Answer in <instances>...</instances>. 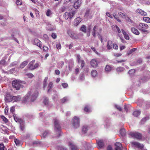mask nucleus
Returning a JSON list of instances; mask_svg holds the SVG:
<instances>
[{
	"mask_svg": "<svg viewBox=\"0 0 150 150\" xmlns=\"http://www.w3.org/2000/svg\"><path fill=\"white\" fill-rule=\"evenodd\" d=\"M38 92L37 90L33 89L28 92L24 97L23 102L25 103L29 100L32 101L34 100L38 96Z\"/></svg>",
	"mask_w": 150,
	"mask_h": 150,
	"instance_id": "f257e3e1",
	"label": "nucleus"
},
{
	"mask_svg": "<svg viewBox=\"0 0 150 150\" xmlns=\"http://www.w3.org/2000/svg\"><path fill=\"white\" fill-rule=\"evenodd\" d=\"M12 85L13 87L16 90H18L20 88L23 87L22 81L17 79H15L12 82Z\"/></svg>",
	"mask_w": 150,
	"mask_h": 150,
	"instance_id": "f03ea898",
	"label": "nucleus"
},
{
	"mask_svg": "<svg viewBox=\"0 0 150 150\" xmlns=\"http://www.w3.org/2000/svg\"><path fill=\"white\" fill-rule=\"evenodd\" d=\"M13 117L15 120L16 122L20 123V128L21 130L22 131H24L25 128L24 121L21 119H19L17 115L15 114H13Z\"/></svg>",
	"mask_w": 150,
	"mask_h": 150,
	"instance_id": "7ed1b4c3",
	"label": "nucleus"
},
{
	"mask_svg": "<svg viewBox=\"0 0 150 150\" xmlns=\"http://www.w3.org/2000/svg\"><path fill=\"white\" fill-rule=\"evenodd\" d=\"M137 27L142 32L148 33L147 29L148 28L149 26L146 24L142 23H140L137 26Z\"/></svg>",
	"mask_w": 150,
	"mask_h": 150,
	"instance_id": "20e7f679",
	"label": "nucleus"
},
{
	"mask_svg": "<svg viewBox=\"0 0 150 150\" xmlns=\"http://www.w3.org/2000/svg\"><path fill=\"white\" fill-rule=\"evenodd\" d=\"M76 13V11H72L70 12H66L64 15V17L66 20L70 21V20Z\"/></svg>",
	"mask_w": 150,
	"mask_h": 150,
	"instance_id": "39448f33",
	"label": "nucleus"
},
{
	"mask_svg": "<svg viewBox=\"0 0 150 150\" xmlns=\"http://www.w3.org/2000/svg\"><path fill=\"white\" fill-rule=\"evenodd\" d=\"M72 123L74 128H76L79 127L80 125L79 118L75 116L72 119Z\"/></svg>",
	"mask_w": 150,
	"mask_h": 150,
	"instance_id": "423d86ee",
	"label": "nucleus"
},
{
	"mask_svg": "<svg viewBox=\"0 0 150 150\" xmlns=\"http://www.w3.org/2000/svg\"><path fill=\"white\" fill-rule=\"evenodd\" d=\"M129 134L132 137L137 139H140L142 137V134L137 132H130Z\"/></svg>",
	"mask_w": 150,
	"mask_h": 150,
	"instance_id": "0eeeda50",
	"label": "nucleus"
},
{
	"mask_svg": "<svg viewBox=\"0 0 150 150\" xmlns=\"http://www.w3.org/2000/svg\"><path fill=\"white\" fill-rule=\"evenodd\" d=\"M5 100L6 103L10 102L13 100V96L11 95L8 93H6L4 95Z\"/></svg>",
	"mask_w": 150,
	"mask_h": 150,
	"instance_id": "6e6552de",
	"label": "nucleus"
},
{
	"mask_svg": "<svg viewBox=\"0 0 150 150\" xmlns=\"http://www.w3.org/2000/svg\"><path fill=\"white\" fill-rule=\"evenodd\" d=\"M68 34L73 39H77L79 38V35L74 32L69 31H68Z\"/></svg>",
	"mask_w": 150,
	"mask_h": 150,
	"instance_id": "1a4fd4ad",
	"label": "nucleus"
},
{
	"mask_svg": "<svg viewBox=\"0 0 150 150\" xmlns=\"http://www.w3.org/2000/svg\"><path fill=\"white\" fill-rule=\"evenodd\" d=\"M54 129L58 130L59 132L60 131V127L59 124V120L57 119H54Z\"/></svg>",
	"mask_w": 150,
	"mask_h": 150,
	"instance_id": "9d476101",
	"label": "nucleus"
},
{
	"mask_svg": "<svg viewBox=\"0 0 150 150\" xmlns=\"http://www.w3.org/2000/svg\"><path fill=\"white\" fill-rule=\"evenodd\" d=\"M132 144L135 147H137L141 149H142L144 147V145L138 142H131Z\"/></svg>",
	"mask_w": 150,
	"mask_h": 150,
	"instance_id": "9b49d317",
	"label": "nucleus"
},
{
	"mask_svg": "<svg viewBox=\"0 0 150 150\" xmlns=\"http://www.w3.org/2000/svg\"><path fill=\"white\" fill-rule=\"evenodd\" d=\"M81 4V0H77L74 4V7L76 9L78 8L80 6Z\"/></svg>",
	"mask_w": 150,
	"mask_h": 150,
	"instance_id": "f8f14e48",
	"label": "nucleus"
},
{
	"mask_svg": "<svg viewBox=\"0 0 150 150\" xmlns=\"http://www.w3.org/2000/svg\"><path fill=\"white\" fill-rule=\"evenodd\" d=\"M10 57L8 59V60L7 62H6V61L4 59H2L0 61V65H1L5 66L8 64L10 62Z\"/></svg>",
	"mask_w": 150,
	"mask_h": 150,
	"instance_id": "ddd939ff",
	"label": "nucleus"
},
{
	"mask_svg": "<svg viewBox=\"0 0 150 150\" xmlns=\"http://www.w3.org/2000/svg\"><path fill=\"white\" fill-rule=\"evenodd\" d=\"M115 150H122V147L121 144L119 142H117L115 144Z\"/></svg>",
	"mask_w": 150,
	"mask_h": 150,
	"instance_id": "4468645a",
	"label": "nucleus"
},
{
	"mask_svg": "<svg viewBox=\"0 0 150 150\" xmlns=\"http://www.w3.org/2000/svg\"><path fill=\"white\" fill-rule=\"evenodd\" d=\"M77 60L78 63H81V66L82 68L84 66V61L83 60L81 59V57L80 55H78L77 56Z\"/></svg>",
	"mask_w": 150,
	"mask_h": 150,
	"instance_id": "2eb2a0df",
	"label": "nucleus"
},
{
	"mask_svg": "<svg viewBox=\"0 0 150 150\" xmlns=\"http://www.w3.org/2000/svg\"><path fill=\"white\" fill-rule=\"evenodd\" d=\"M91 64L93 67H96L98 64V62L96 59H93L91 61Z\"/></svg>",
	"mask_w": 150,
	"mask_h": 150,
	"instance_id": "dca6fc26",
	"label": "nucleus"
},
{
	"mask_svg": "<svg viewBox=\"0 0 150 150\" xmlns=\"http://www.w3.org/2000/svg\"><path fill=\"white\" fill-rule=\"evenodd\" d=\"M107 48L108 50H110L112 48V42L111 41L108 40L107 43Z\"/></svg>",
	"mask_w": 150,
	"mask_h": 150,
	"instance_id": "f3484780",
	"label": "nucleus"
},
{
	"mask_svg": "<svg viewBox=\"0 0 150 150\" xmlns=\"http://www.w3.org/2000/svg\"><path fill=\"white\" fill-rule=\"evenodd\" d=\"M136 12L142 16H147V13L141 9L139 8L137 9L136 10Z\"/></svg>",
	"mask_w": 150,
	"mask_h": 150,
	"instance_id": "a211bd4d",
	"label": "nucleus"
},
{
	"mask_svg": "<svg viewBox=\"0 0 150 150\" xmlns=\"http://www.w3.org/2000/svg\"><path fill=\"white\" fill-rule=\"evenodd\" d=\"M69 145L71 148V150H78V149L77 147L74 145L73 142H69Z\"/></svg>",
	"mask_w": 150,
	"mask_h": 150,
	"instance_id": "6ab92c4d",
	"label": "nucleus"
},
{
	"mask_svg": "<svg viewBox=\"0 0 150 150\" xmlns=\"http://www.w3.org/2000/svg\"><path fill=\"white\" fill-rule=\"evenodd\" d=\"M34 42L35 45L38 46L41 49V42L39 40L35 39H34Z\"/></svg>",
	"mask_w": 150,
	"mask_h": 150,
	"instance_id": "aec40b11",
	"label": "nucleus"
},
{
	"mask_svg": "<svg viewBox=\"0 0 150 150\" xmlns=\"http://www.w3.org/2000/svg\"><path fill=\"white\" fill-rule=\"evenodd\" d=\"M82 19L80 17H77L74 21V25L75 26H77L79 23L82 21Z\"/></svg>",
	"mask_w": 150,
	"mask_h": 150,
	"instance_id": "412c9836",
	"label": "nucleus"
},
{
	"mask_svg": "<svg viewBox=\"0 0 150 150\" xmlns=\"http://www.w3.org/2000/svg\"><path fill=\"white\" fill-rule=\"evenodd\" d=\"M21 99V97L20 96H13V102H18L20 101Z\"/></svg>",
	"mask_w": 150,
	"mask_h": 150,
	"instance_id": "4be33fe9",
	"label": "nucleus"
},
{
	"mask_svg": "<svg viewBox=\"0 0 150 150\" xmlns=\"http://www.w3.org/2000/svg\"><path fill=\"white\" fill-rule=\"evenodd\" d=\"M122 31L125 38L126 40H129V37L126 32L123 29L122 30Z\"/></svg>",
	"mask_w": 150,
	"mask_h": 150,
	"instance_id": "5701e85b",
	"label": "nucleus"
},
{
	"mask_svg": "<svg viewBox=\"0 0 150 150\" xmlns=\"http://www.w3.org/2000/svg\"><path fill=\"white\" fill-rule=\"evenodd\" d=\"M112 27L113 30L114 31H117L119 33H121V30L120 28L117 25H113L112 26Z\"/></svg>",
	"mask_w": 150,
	"mask_h": 150,
	"instance_id": "b1692460",
	"label": "nucleus"
},
{
	"mask_svg": "<svg viewBox=\"0 0 150 150\" xmlns=\"http://www.w3.org/2000/svg\"><path fill=\"white\" fill-rule=\"evenodd\" d=\"M131 31L133 33L137 35H138L139 34V32L134 28H131Z\"/></svg>",
	"mask_w": 150,
	"mask_h": 150,
	"instance_id": "393cba45",
	"label": "nucleus"
},
{
	"mask_svg": "<svg viewBox=\"0 0 150 150\" xmlns=\"http://www.w3.org/2000/svg\"><path fill=\"white\" fill-rule=\"evenodd\" d=\"M28 61H25L22 62L20 66V67L21 68H23L28 64Z\"/></svg>",
	"mask_w": 150,
	"mask_h": 150,
	"instance_id": "a878e982",
	"label": "nucleus"
},
{
	"mask_svg": "<svg viewBox=\"0 0 150 150\" xmlns=\"http://www.w3.org/2000/svg\"><path fill=\"white\" fill-rule=\"evenodd\" d=\"M97 144L98 146V148H101L104 146V143L102 140H101L98 141L97 142Z\"/></svg>",
	"mask_w": 150,
	"mask_h": 150,
	"instance_id": "bb28decb",
	"label": "nucleus"
},
{
	"mask_svg": "<svg viewBox=\"0 0 150 150\" xmlns=\"http://www.w3.org/2000/svg\"><path fill=\"white\" fill-rule=\"evenodd\" d=\"M84 110L85 111L87 112H90L91 111L90 106L88 105H87L85 106Z\"/></svg>",
	"mask_w": 150,
	"mask_h": 150,
	"instance_id": "cd10ccee",
	"label": "nucleus"
},
{
	"mask_svg": "<svg viewBox=\"0 0 150 150\" xmlns=\"http://www.w3.org/2000/svg\"><path fill=\"white\" fill-rule=\"evenodd\" d=\"M140 113L139 110L135 111L133 112V115L134 116L137 117L140 115Z\"/></svg>",
	"mask_w": 150,
	"mask_h": 150,
	"instance_id": "c85d7f7f",
	"label": "nucleus"
},
{
	"mask_svg": "<svg viewBox=\"0 0 150 150\" xmlns=\"http://www.w3.org/2000/svg\"><path fill=\"white\" fill-rule=\"evenodd\" d=\"M40 63H36L33 66H31L30 69L34 70L36 68H38L40 66Z\"/></svg>",
	"mask_w": 150,
	"mask_h": 150,
	"instance_id": "c756f323",
	"label": "nucleus"
},
{
	"mask_svg": "<svg viewBox=\"0 0 150 150\" xmlns=\"http://www.w3.org/2000/svg\"><path fill=\"white\" fill-rule=\"evenodd\" d=\"M88 129V127L87 126H83L82 129V132L84 133H86Z\"/></svg>",
	"mask_w": 150,
	"mask_h": 150,
	"instance_id": "7c9ffc66",
	"label": "nucleus"
},
{
	"mask_svg": "<svg viewBox=\"0 0 150 150\" xmlns=\"http://www.w3.org/2000/svg\"><path fill=\"white\" fill-rule=\"evenodd\" d=\"M120 132L122 136H124L125 134V130L124 128H122L120 129Z\"/></svg>",
	"mask_w": 150,
	"mask_h": 150,
	"instance_id": "2f4dec72",
	"label": "nucleus"
},
{
	"mask_svg": "<svg viewBox=\"0 0 150 150\" xmlns=\"http://www.w3.org/2000/svg\"><path fill=\"white\" fill-rule=\"evenodd\" d=\"M47 79H48V78L47 77H46L44 80V83H43V88H45V87H46V86H47Z\"/></svg>",
	"mask_w": 150,
	"mask_h": 150,
	"instance_id": "473e14b6",
	"label": "nucleus"
},
{
	"mask_svg": "<svg viewBox=\"0 0 150 150\" xmlns=\"http://www.w3.org/2000/svg\"><path fill=\"white\" fill-rule=\"evenodd\" d=\"M149 119V118L148 117H145L143 118L141 121V124H143L147 120Z\"/></svg>",
	"mask_w": 150,
	"mask_h": 150,
	"instance_id": "72a5a7b5",
	"label": "nucleus"
},
{
	"mask_svg": "<svg viewBox=\"0 0 150 150\" xmlns=\"http://www.w3.org/2000/svg\"><path fill=\"white\" fill-rule=\"evenodd\" d=\"M143 20L146 22L150 23V18L149 17H143Z\"/></svg>",
	"mask_w": 150,
	"mask_h": 150,
	"instance_id": "f704fd0d",
	"label": "nucleus"
},
{
	"mask_svg": "<svg viewBox=\"0 0 150 150\" xmlns=\"http://www.w3.org/2000/svg\"><path fill=\"white\" fill-rule=\"evenodd\" d=\"M97 74V72L96 70H93L91 72V74L92 77H95Z\"/></svg>",
	"mask_w": 150,
	"mask_h": 150,
	"instance_id": "c9c22d12",
	"label": "nucleus"
},
{
	"mask_svg": "<svg viewBox=\"0 0 150 150\" xmlns=\"http://www.w3.org/2000/svg\"><path fill=\"white\" fill-rule=\"evenodd\" d=\"M80 30L84 33H86V27L84 25H83L81 29Z\"/></svg>",
	"mask_w": 150,
	"mask_h": 150,
	"instance_id": "e433bc0d",
	"label": "nucleus"
},
{
	"mask_svg": "<svg viewBox=\"0 0 150 150\" xmlns=\"http://www.w3.org/2000/svg\"><path fill=\"white\" fill-rule=\"evenodd\" d=\"M125 70L124 68L122 67H117V68L116 70L118 72H121Z\"/></svg>",
	"mask_w": 150,
	"mask_h": 150,
	"instance_id": "4c0bfd02",
	"label": "nucleus"
},
{
	"mask_svg": "<svg viewBox=\"0 0 150 150\" xmlns=\"http://www.w3.org/2000/svg\"><path fill=\"white\" fill-rule=\"evenodd\" d=\"M111 69V67L109 65H107L105 68V70L106 71H109Z\"/></svg>",
	"mask_w": 150,
	"mask_h": 150,
	"instance_id": "58836bf2",
	"label": "nucleus"
},
{
	"mask_svg": "<svg viewBox=\"0 0 150 150\" xmlns=\"http://www.w3.org/2000/svg\"><path fill=\"white\" fill-rule=\"evenodd\" d=\"M69 100V99L67 97H64L63 99H61V101L62 103H64Z\"/></svg>",
	"mask_w": 150,
	"mask_h": 150,
	"instance_id": "ea45409f",
	"label": "nucleus"
},
{
	"mask_svg": "<svg viewBox=\"0 0 150 150\" xmlns=\"http://www.w3.org/2000/svg\"><path fill=\"white\" fill-rule=\"evenodd\" d=\"M46 15L47 16H50L52 14L51 11L50 9H48L46 13Z\"/></svg>",
	"mask_w": 150,
	"mask_h": 150,
	"instance_id": "a19ab883",
	"label": "nucleus"
},
{
	"mask_svg": "<svg viewBox=\"0 0 150 150\" xmlns=\"http://www.w3.org/2000/svg\"><path fill=\"white\" fill-rule=\"evenodd\" d=\"M130 106L131 105H125L124 106V108L126 112H128V108L130 107Z\"/></svg>",
	"mask_w": 150,
	"mask_h": 150,
	"instance_id": "79ce46f5",
	"label": "nucleus"
},
{
	"mask_svg": "<svg viewBox=\"0 0 150 150\" xmlns=\"http://www.w3.org/2000/svg\"><path fill=\"white\" fill-rule=\"evenodd\" d=\"M96 26H95L93 28V36L95 37H96Z\"/></svg>",
	"mask_w": 150,
	"mask_h": 150,
	"instance_id": "37998d69",
	"label": "nucleus"
},
{
	"mask_svg": "<svg viewBox=\"0 0 150 150\" xmlns=\"http://www.w3.org/2000/svg\"><path fill=\"white\" fill-rule=\"evenodd\" d=\"M135 70L134 69H132L129 71V73L131 76H132L135 73Z\"/></svg>",
	"mask_w": 150,
	"mask_h": 150,
	"instance_id": "c03bdc74",
	"label": "nucleus"
},
{
	"mask_svg": "<svg viewBox=\"0 0 150 150\" xmlns=\"http://www.w3.org/2000/svg\"><path fill=\"white\" fill-rule=\"evenodd\" d=\"M53 83L52 82H50L48 84V91H49L52 88Z\"/></svg>",
	"mask_w": 150,
	"mask_h": 150,
	"instance_id": "a18cd8bd",
	"label": "nucleus"
},
{
	"mask_svg": "<svg viewBox=\"0 0 150 150\" xmlns=\"http://www.w3.org/2000/svg\"><path fill=\"white\" fill-rule=\"evenodd\" d=\"M35 62V60H33L31 62H30L29 64H28V66H29V68L30 69V67L31 66H33V64Z\"/></svg>",
	"mask_w": 150,
	"mask_h": 150,
	"instance_id": "49530a36",
	"label": "nucleus"
},
{
	"mask_svg": "<svg viewBox=\"0 0 150 150\" xmlns=\"http://www.w3.org/2000/svg\"><path fill=\"white\" fill-rule=\"evenodd\" d=\"M56 47L58 50L60 49L61 48V46L60 42H57V43Z\"/></svg>",
	"mask_w": 150,
	"mask_h": 150,
	"instance_id": "de8ad7c7",
	"label": "nucleus"
},
{
	"mask_svg": "<svg viewBox=\"0 0 150 150\" xmlns=\"http://www.w3.org/2000/svg\"><path fill=\"white\" fill-rule=\"evenodd\" d=\"M137 49L135 48H134L131 49L128 52L127 54H130L132 52H134Z\"/></svg>",
	"mask_w": 150,
	"mask_h": 150,
	"instance_id": "09e8293b",
	"label": "nucleus"
},
{
	"mask_svg": "<svg viewBox=\"0 0 150 150\" xmlns=\"http://www.w3.org/2000/svg\"><path fill=\"white\" fill-rule=\"evenodd\" d=\"M49 133L48 131H45L42 134V136L44 138H45L47 135V134Z\"/></svg>",
	"mask_w": 150,
	"mask_h": 150,
	"instance_id": "8fccbe9b",
	"label": "nucleus"
},
{
	"mask_svg": "<svg viewBox=\"0 0 150 150\" xmlns=\"http://www.w3.org/2000/svg\"><path fill=\"white\" fill-rule=\"evenodd\" d=\"M0 150H4V146L3 143H0Z\"/></svg>",
	"mask_w": 150,
	"mask_h": 150,
	"instance_id": "3c124183",
	"label": "nucleus"
},
{
	"mask_svg": "<svg viewBox=\"0 0 150 150\" xmlns=\"http://www.w3.org/2000/svg\"><path fill=\"white\" fill-rule=\"evenodd\" d=\"M14 142L16 144V145L17 146H19L20 145V141L17 139H15Z\"/></svg>",
	"mask_w": 150,
	"mask_h": 150,
	"instance_id": "603ef678",
	"label": "nucleus"
},
{
	"mask_svg": "<svg viewBox=\"0 0 150 150\" xmlns=\"http://www.w3.org/2000/svg\"><path fill=\"white\" fill-rule=\"evenodd\" d=\"M119 16L123 18H125V15L123 13L121 12H120L118 13Z\"/></svg>",
	"mask_w": 150,
	"mask_h": 150,
	"instance_id": "864d4df0",
	"label": "nucleus"
},
{
	"mask_svg": "<svg viewBox=\"0 0 150 150\" xmlns=\"http://www.w3.org/2000/svg\"><path fill=\"white\" fill-rule=\"evenodd\" d=\"M67 7L66 6H64L62 7L60 9V11L62 12H64L67 9Z\"/></svg>",
	"mask_w": 150,
	"mask_h": 150,
	"instance_id": "5fc2aeb1",
	"label": "nucleus"
},
{
	"mask_svg": "<svg viewBox=\"0 0 150 150\" xmlns=\"http://www.w3.org/2000/svg\"><path fill=\"white\" fill-rule=\"evenodd\" d=\"M84 74H82L80 75L79 78L80 79L83 81L84 79Z\"/></svg>",
	"mask_w": 150,
	"mask_h": 150,
	"instance_id": "6e6d98bb",
	"label": "nucleus"
},
{
	"mask_svg": "<svg viewBox=\"0 0 150 150\" xmlns=\"http://www.w3.org/2000/svg\"><path fill=\"white\" fill-rule=\"evenodd\" d=\"M22 1L21 0H17L16 3L17 5H20L22 4Z\"/></svg>",
	"mask_w": 150,
	"mask_h": 150,
	"instance_id": "4d7b16f0",
	"label": "nucleus"
},
{
	"mask_svg": "<svg viewBox=\"0 0 150 150\" xmlns=\"http://www.w3.org/2000/svg\"><path fill=\"white\" fill-rule=\"evenodd\" d=\"M17 62L16 61H15L11 63L10 64V67H13L16 65L17 64Z\"/></svg>",
	"mask_w": 150,
	"mask_h": 150,
	"instance_id": "13d9d810",
	"label": "nucleus"
},
{
	"mask_svg": "<svg viewBox=\"0 0 150 150\" xmlns=\"http://www.w3.org/2000/svg\"><path fill=\"white\" fill-rule=\"evenodd\" d=\"M64 63L63 61H61L59 62L58 64L59 66V67L62 68V66L64 64Z\"/></svg>",
	"mask_w": 150,
	"mask_h": 150,
	"instance_id": "bf43d9fd",
	"label": "nucleus"
},
{
	"mask_svg": "<svg viewBox=\"0 0 150 150\" xmlns=\"http://www.w3.org/2000/svg\"><path fill=\"white\" fill-rule=\"evenodd\" d=\"M29 78H31L33 77V75L31 73H28L26 74Z\"/></svg>",
	"mask_w": 150,
	"mask_h": 150,
	"instance_id": "052dcab7",
	"label": "nucleus"
},
{
	"mask_svg": "<svg viewBox=\"0 0 150 150\" xmlns=\"http://www.w3.org/2000/svg\"><path fill=\"white\" fill-rule=\"evenodd\" d=\"M1 118L5 122H7L8 121L7 119L4 116H1Z\"/></svg>",
	"mask_w": 150,
	"mask_h": 150,
	"instance_id": "680f3d73",
	"label": "nucleus"
},
{
	"mask_svg": "<svg viewBox=\"0 0 150 150\" xmlns=\"http://www.w3.org/2000/svg\"><path fill=\"white\" fill-rule=\"evenodd\" d=\"M115 107L119 111H121L122 110V108L120 106L117 105H115Z\"/></svg>",
	"mask_w": 150,
	"mask_h": 150,
	"instance_id": "e2e57ef3",
	"label": "nucleus"
},
{
	"mask_svg": "<svg viewBox=\"0 0 150 150\" xmlns=\"http://www.w3.org/2000/svg\"><path fill=\"white\" fill-rule=\"evenodd\" d=\"M48 103V100L47 98L45 99L43 101V103L45 105H47Z\"/></svg>",
	"mask_w": 150,
	"mask_h": 150,
	"instance_id": "0e129e2a",
	"label": "nucleus"
},
{
	"mask_svg": "<svg viewBox=\"0 0 150 150\" xmlns=\"http://www.w3.org/2000/svg\"><path fill=\"white\" fill-rule=\"evenodd\" d=\"M113 48L115 50H117L118 47L117 45L116 44L114 43L113 44Z\"/></svg>",
	"mask_w": 150,
	"mask_h": 150,
	"instance_id": "69168bd1",
	"label": "nucleus"
},
{
	"mask_svg": "<svg viewBox=\"0 0 150 150\" xmlns=\"http://www.w3.org/2000/svg\"><path fill=\"white\" fill-rule=\"evenodd\" d=\"M62 85L64 88H66L68 87V85L67 83H64L62 84Z\"/></svg>",
	"mask_w": 150,
	"mask_h": 150,
	"instance_id": "338daca9",
	"label": "nucleus"
},
{
	"mask_svg": "<svg viewBox=\"0 0 150 150\" xmlns=\"http://www.w3.org/2000/svg\"><path fill=\"white\" fill-rule=\"evenodd\" d=\"M43 50L47 52L48 50V48L46 46H44L43 48Z\"/></svg>",
	"mask_w": 150,
	"mask_h": 150,
	"instance_id": "774afa93",
	"label": "nucleus"
}]
</instances>
